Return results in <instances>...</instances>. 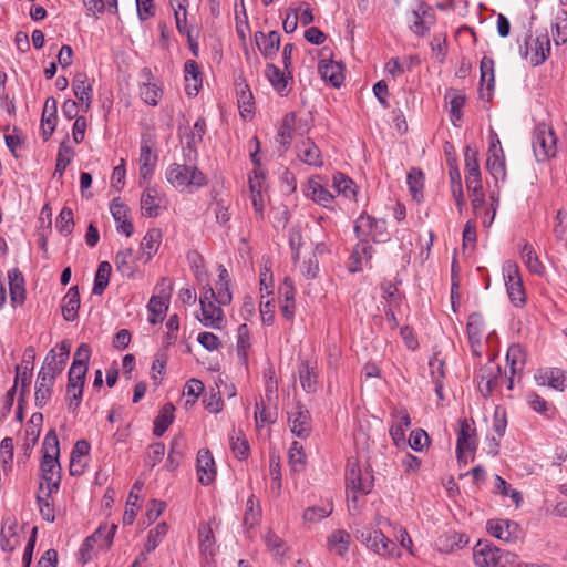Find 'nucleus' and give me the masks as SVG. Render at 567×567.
I'll list each match as a JSON object with an SVG mask.
<instances>
[{"label": "nucleus", "mask_w": 567, "mask_h": 567, "mask_svg": "<svg viewBox=\"0 0 567 567\" xmlns=\"http://www.w3.org/2000/svg\"><path fill=\"white\" fill-rule=\"evenodd\" d=\"M198 546L202 558L208 564L214 560L219 546L216 542L212 524L200 522L198 525Z\"/></svg>", "instance_id": "nucleus-20"}, {"label": "nucleus", "mask_w": 567, "mask_h": 567, "mask_svg": "<svg viewBox=\"0 0 567 567\" xmlns=\"http://www.w3.org/2000/svg\"><path fill=\"white\" fill-rule=\"evenodd\" d=\"M167 207L166 195L155 186H146L141 196L142 215L154 218Z\"/></svg>", "instance_id": "nucleus-16"}, {"label": "nucleus", "mask_w": 567, "mask_h": 567, "mask_svg": "<svg viewBox=\"0 0 567 567\" xmlns=\"http://www.w3.org/2000/svg\"><path fill=\"white\" fill-rule=\"evenodd\" d=\"M484 334V321L481 315L472 313L467 321V336L472 347V351L478 354L477 348Z\"/></svg>", "instance_id": "nucleus-41"}, {"label": "nucleus", "mask_w": 567, "mask_h": 567, "mask_svg": "<svg viewBox=\"0 0 567 567\" xmlns=\"http://www.w3.org/2000/svg\"><path fill=\"white\" fill-rule=\"evenodd\" d=\"M116 529L117 526L115 524L100 525L99 528L85 539L80 549L82 563H87L92 558L94 550L106 551L113 543Z\"/></svg>", "instance_id": "nucleus-9"}, {"label": "nucleus", "mask_w": 567, "mask_h": 567, "mask_svg": "<svg viewBox=\"0 0 567 567\" xmlns=\"http://www.w3.org/2000/svg\"><path fill=\"white\" fill-rule=\"evenodd\" d=\"M520 258L530 272L538 276L544 274L545 267L530 244L526 243L523 245L520 249Z\"/></svg>", "instance_id": "nucleus-48"}, {"label": "nucleus", "mask_w": 567, "mask_h": 567, "mask_svg": "<svg viewBox=\"0 0 567 567\" xmlns=\"http://www.w3.org/2000/svg\"><path fill=\"white\" fill-rule=\"evenodd\" d=\"M60 446L54 430H50L42 443V461L40 464L39 489L47 493H58L61 482V466L59 462Z\"/></svg>", "instance_id": "nucleus-1"}, {"label": "nucleus", "mask_w": 567, "mask_h": 567, "mask_svg": "<svg viewBox=\"0 0 567 567\" xmlns=\"http://www.w3.org/2000/svg\"><path fill=\"white\" fill-rule=\"evenodd\" d=\"M261 506L259 501L251 494L245 504L243 523L246 529H252L259 525L261 520Z\"/></svg>", "instance_id": "nucleus-43"}, {"label": "nucleus", "mask_w": 567, "mask_h": 567, "mask_svg": "<svg viewBox=\"0 0 567 567\" xmlns=\"http://www.w3.org/2000/svg\"><path fill=\"white\" fill-rule=\"evenodd\" d=\"M185 91L188 96L198 94L203 84V73L198 63L187 60L184 64Z\"/></svg>", "instance_id": "nucleus-29"}, {"label": "nucleus", "mask_w": 567, "mask_h": 567, "mask_svg": "<svg viewBox=\"0 0 567 567\" xmlns=\"http://www.w3.org/2000/svg\"><path fill=\"white\" fill-rule=\"evenodd\" d=\"M196 472L202 485H209L216 477V465L208 450H199L197 453Z\"/></svg>", "instance_id": "nucleus-23"}, {"label": "nucleus", "mask_w": 567, "mask_h": 567, "mask_svg": "<svg viewBox=\"0 0 567 567\" xmlns=\"http://www.w3.org/2000/svg\"><path fill=\"white\" fill-rule=\"evenodd\" d=\"M532 146L537 162H547L556 156L557 138L550 125L547 123L536 125L533 133Z\"/></svg>", "instance_id": "nucleus-7"}, {"label": "nucleus", "mask_w": 567, "mask_h": 567, "mask_svg": "<svg viewBox=\"0 0 567 567\" xmlns=\"http://www.w3.org/2000/svg\"><path fill=\"white\" fill-rule=\"evenodd\" d=\"M333 512L331 499H322L318 505L309 506L305 509L302 519L307 524H316L329 517Z\"/></svg>", "instance_id": "nucleus-39"}, {"label": "nucleus", "mask_w": 567, "mask_h": 567, "mask_svg": "<svg viewBox=\"0 0 567 567\" xmlns=\"http://www.w3.org/2000/svg\"><path fill=\"white\" fill-rule=\"evenodd\" d=\"M513 553L503 550L489 542H478L473 548V560L476 567H507Z\"/></svg>", "instance_id": "nucleus-8"}, {"label": "nucleus", "mask_w": 567, "mask_h": 567, "mask_svg": "<svg viewBox=\"0 0 567 567\" xmlns=\"http://www.w3.org/2000/svg\"><path fill=\"white\" fill-rule=\"evenodd\" d=\"M332 187L339 195L348 199H355L357 186L354 182L342 173H334L332 176Z\"/></svg>", "instance_id": "nucleus-47"}, {"label": "nucleus", "mask_w": 567, "mask_h": 567, "mask_svg": "<svg viewBox=\"0 0 567 567\" xmlns=\"http://www.w3.org/2000/svg\"><path fill=\"white\" fill-rule=\"evenodd\" d=\"M54 493H47V491L38 489L37 503L39 506L40 514L47 522H54L55 511L54 505L51 502V497Z\"/></svg>", "instance_id": "nucleus-57"}, {"label": "nucleus", "mask_w": 567, "mask_h": 567, "mask_svg": "<svg viewBox=\"0 0 567 567\" xmlns=\"http://www.w3.org/2000/svg\"><path fill=\"white\" fill-rule=\"evenodd\" d=\"M56 126V101L48 97L41 117V134L44 141L53 134Z\"/></svg>", "instance_id": "nucleus-36"}, {"label": "nucleus", "mask_w": 567, "mask_h": 567, "mask_svg": "<svg viewBox=\"0 0 567 567\" xmlns=\"http://www.w3.org/2000/svg\"><path fill=\"white\" fill-rule=\"evenodd\" d=\"M90 358V346L81 343L74 352L73 361L68 373L66 395L69 398V408L72 411L76 410L81 403Z\"/></svg>", "instance_id": "nucleus-2"}, {"label": "nucleus", "mask_w": 567, "mask_h": 567, "mask_svg": "<svg viewBox=\"0 0 567 567\" xmlns=\"http://www.w3.org/2000/svg\"><path fill=\"white\" fill-rule=\"evenodd\" d=\"M289 464L293 472L303 470L306 465V453L302 444L293 441L288 451Z\"/></svg>", "instance_id": "nucleus-63"}, {"label": "nucleus", "mask_w": 567, "mask_h": 567, "mask_svg": "<svg viewBox=\"0 0 567 567\" xmlns=\"http://www.w3.org/2000/svg\"><path fill=\"white\" fill-rule=\"evenodd\" d=\"M70 341L63 340L56 348L48 352L39 372H44L45 375H51L55 379L63 371L70 355Z\"/></svg>", "instance_id": "nucleus-13"}, {"label": "nucleus", "mask_w": 567, "mask_h": 567, "mask_svg": "<svg viewBox=\"0 0 567 567\" xmlns=\"http://www.w3.org/2000/svg\"><path fill=\"white\" fill-rule=\"evenodd\" d=\"M354 233L359 239H372L385 243L390 239L384 219H377L365 213L359 215L354 223Z\"/></svg>", "instance_id": "nucleus-10"}, {"label": "nucleus", "mask_w": 567, "mask_h": 567, "mask_svg": "<svg viewBox=\"0 0 567 567\" xmlns=\"http://www.w3.org/2000/svg\"><path fill=\"white\" fill-rule=\"evenodd\" d=\"M534 379L540 386H549L557 391H564L566 388V374L557 368L538 370Z\"/></svg>", "instance_id": "nucleus-28"}, {"label": "nucleus", "mask_w": 567, "mask_h": 567, "mask_svg": "<svg viewBox=\"0 0 567 567\" xmlns=\"http://www.w3.org/2000/svg\"><path fill=\"white\" fill-rule=\"evenodd\" d=\"M156 162V154L153 152L148 142L143 140L141 143V152L138 157L140 176L143 181H148L152 177Z\"/></svg>", "instance_id": "nucleus-35"}, {"label": "nucleus", "mask_w": 567, "mask_h": 567, "mask_svg": "<svg viewBox=\"0 0 567 567\" xmlns=\"http://www.w3.org/2000/svg\"><path fill=\"white\" fill-rule=\"evenodd\" d=\"M487 530L493 537L504 542L516 540L522 533L519 525L509 519H489Z\"/></svg>", "instance_id": "nucleus-21"}, {"label": "nucleus", "mask_w": 567, "mask_h": 567, "mask_svg": "<svg viewBox=\"0 0 567 567\" xmlns=\"http://www.w3.org/2000/svg\"><path fill=\"white\" fill-rule=\"evenodd\" d=\"M251 347L250 331L246 323H241L237 329L236 351L240 360L246 361Z\"/></svg>", "instance_id": "nucleus-62"}, {"label": "nucleus", "mask_w": 567, "mask_h": 567, "mask_svg": "<svg viewBox=\"0 0 567 567\" xmlns=\"http://www.w3.org/2000/svg\"><path fill=\"white\" fill-rule=\"evenodd\" d=\"M355 537L369 551L383 559H399L402 556L396 543L381 529L363 526L355 530Z\"/></svg>", "instance_id": "nucleus-3"}, {"label": "nucleus", "mask_w": 567, "mask_h": 567, "mask_svg": "<svg viewBox=\"0 0 567 567\" xmlns=\"http://www.w3.org/2000/svg\"><path fill=\"white\" fill-rule=\"evenodd\" d=\"M288 425L297 437H309L312 431V420L308 409L301 403H296L288 412Z\"/></svg>", "instance_id": "nucleus-15"}, {"label": "nucleus", "mask_w": 567, "mask_h": 567, "mask_svg": "<svg viewBox=\"0 0 567 567\" xmlns=\"http://www.w3.org/2000/svg\"><path fill=\"white\" fill-rule=\"evenodd\" d=\"M142 261L141 255H137L132 248L120 249L114 258L116 270L128 279L142 277L138 261Z\"/></svg>", "instance_id": "nucleus-17"}, {"label": "nucleus", "mask_w": 567, "mask_h": 567, "mask_svg": "<svg viewBox=\"0 0 567 567\" xmlns=\"http://www.w3.org/2000/svg\"><path fill=\"white\" fill-rule=\"evenodd\" d=\"M466 182V188L470 193L471 204L473 208V213L476 217H481L482 210L485 205V194L483 192L482 178L468 179Z\"/></svg>", "instance_id": "nucleus-45"}, {"label": "nucleus", "mask_w": 567, "mask_h": 567, "mask_svg": "<svg viewBox=\"0 0 567 567\" xmlns=\"http://www.w3.org/2000/svg\"><path fill=\"white\" fill-rule=\"evenodd\" d=\"M486 168L495 183L503 182L506 177L505 156L502 147L493 146V153H488Z\"/></svg>", "instance_id": "nucleus-34"}, {"label": "nucleus", "mask_w": 567, "mask_h": 567, "mask_svg": "<svg viewBox=\"0 0 567 567\" xmlns=\"http://www.w3.org/2000/svg\"><path fill=\"white\" fill-rule=\"evenodd\" d=\"M169 4L174 12L178 32L186 34L190 39V28L187 24V8L189 0H169Z\"/></svg>", "instance_id": "nucleus-44"}, {"label": "nucleus", "mask_w": 567, "mask_h": 567, "mask_svg": "<svg viewBox=\"0 0 567 567\" xmlns=\"http://www.w3.org/2000/svg\"><path fill=\"white\" fill-rule=\"evenodd\" d=\"M13 440L4 437L0 443V462L4 475H9L13 468Z\"/></svg>", "instance_id": "nucleus-59"}, {"label": "nucleus", "mask_w": 567, "mask_h": 567, "mask_svg": "<svg viewBox=\"0 0 567 567\" xmlns=\"http://www.w3.org/2000/svg\"><path fill=\"white\" fill-rule=\"evenodd\" d=\"M10 300L13 306H20L25 299L24 279L17 269L8 272Z\"/></svg>", "instance_id": "nucleus-40"}, {"label": "nucleus", "mask_w": 567, "mask_h": 567, "mask_svg": "<svg viewBox=\"0 0 567 567\" xmlns=\"http://www.w3.org/2000/svg\"><path fill=\"white\" fill-rule=\"evenodd\" d=\"M110 212L116 224V230L124 234L126 237H131L134 227L132 221L128 219V207L121 200V198H114L110 205Z\"/></svg>", "instance_id": "nucleus-24"}, {"label": "nucleus", "mask_w": 567, "mask_h": 567, "mask_svg": "<svg viewBox=\"0 0 567 567\" xmlns=\"http://www.w3.org/2000/svg\"><path fill=\"white\" fill-rule=\"evenodd\" d=\"M520 54L532 65L537 66L547 59L550 52V40L546 32L530 35L526 39L524 47L519 49Z\"/></svg>", "instance_id": "nucleus-12"}, {"label": "nucleus", "mask_w": 567, "mask_h": 567, "mask_svg": "<svg viewBox=\"0 0 567 567\" xmlns=\"http://www.w3.org/2000/svg\"><path fill=\"white\" fill-rule=\"evenodd\" d=\"M80 308V293L78 286L71 287L62 298V316L65 321L73 322L78 319Z\"/></svg>", "instance_id": "nucleus-38"}, {"label": "nucleus", "mask_w": 567, "mask_h": 567, "mask_svg": "<svg viewBox=\"0 0 567 567\" xmlns=\"http://www.w3.org/2000/svg\"><path fill=\"white\" fill-rule=\"evenodd\" d=\"M299 379L302 389L312 393L317 390V373L315 367H311L309 362H302L298 369Z\"/></svg>", "instance_id": "nucleus-55"}, {"label": "nucleus", "mask_w": 567, "mask_h": 567, "mask_svg": "<svg viewBox=\"0 0 567 567\" xmlns=\"http://www.w3.org/2000/svg\"><path fill=\"white\" fill-rule=\"evenodd\" d=\"M206 132V122L204 118H197L193 128L183 137V143L187 145L189 155L196 152V145L202 143Z\"/></svg>", "instance_id": "nucleus-53"}, {"label": "nucleus", "mask_w": 567, "mask_h": 567, "mask_svg": "<svg viewBox=\"0 0 567 567\" xmlns=\"http://www.w3.org/2000/svg\"><path fill=\"white\" fill-rule=\"evenodd\" d=\"M20 545L14 523L3 525L1 528L0 548L6 553H12Z\"/></svg>", "instance_id": "nucleus-52"}, {"label": "nucleus", "mask_w": 567, "mask_h": 567, "mask_svg": "<svg viewBox=\"0 0 567 567\" xmlns=\"http://www.w3.org/2000/svg\"><path fill=\"white\" fill-rule=\"evenodd\" d=\"M168 299L169 292H165L164 290H162L159 295L151 297L147 303V309L151 312V316L148 317L150 323L157 324L163 320L164 315L168 309Z\"/></svg>", "instance_id": "nucleus-37"}, {"label": "nucleus", "mask_w": 567, "mask_h": 567, "mask_svg": "<svg viewBox=\"0 0 567 567\" xmlns=\"http://www.w3.org/2000/svg\"><path fill=\"white\" fill-rule=\"evenodd\" d=\"M54 381H55V379H53V377L45 375L44 372L38 373L34 399H35V404L39 408L44 406L49 402V400L51 398L52 386L54 384Z\"/></svg>", "instance_id": "nucleus-42"}, {"label": "nucleus", "mask_w": 567, "mask_h": 567, "mask_svg": "<svg viewBox=\"0 0 567 567\" xmlns=\"http://www.w3.org/2000/svg\"><path fill=\"white\" fill-rule=\"evenodd\" d=\"M168 532V526L165 522L157 524L154 528L150 529L144 549L142 553H146V556L154 551L162 543Z\"/></svg>", "instance_id": "nucleus-51"}, {"label": "nucleus", "mask_w": 567, "mask_h": 567, "mask_svg": "<svg viewBox=\"0 0 567 567\" xmlns=\"http://www.w3.org/2000/svg\"><path fill=\"white\" fill-rule=\"evenodd\" d=\"M411 30L416 35H425L435 23L433 9L423 1H417L412 12Z\"/></svg>", "instance_id": "nucleus-19"}, {"label": "nucleus", "mask_w": 567, "mask_h": 567, "mask_svg": "<svg viewBox=\"0 0 567 567\" xmlns=\"http://www.w3.org/2000/svg\"><path fill=\"white\" fill-rule=\"evenodd\" d=\"M526 354L520 344H512L506 353V361L511 367L512 373L522 371L525 365Z\"/></svg>", "instance_id": "nucleus-60"}, {"label": "nucleus", "mask_w": 567, "mask_h": 567, "mask_svg": "<svg viewBox=\"0 0 567 567\" xmlns=\"http://www.w3.org/2000/svg\"><path fill=\"white\" fill-rule=\"evenodd\" d=\"M215 289L207 284L199 296L200 313L197 320L206 328L223 330L226 324L225 313L220 305H216Z\"/></svg>", "instance_id": "nucleus-5"}, {"label": "nucleus", "mask_w": 567, "mask_h": 567, "mask_svg": "<svg viewBox=\"0 0 567 567\" xmlns=\"http://www.w3.org/2000/svg\"><path fill=\"white\" fill-rule=\"evenodd\" d=\"M458 425L456 456L461 462L466 461L467 454H472L476 450L477 443L473 424H471L466 419H462L460 420Z\"/></svg>", "instance_id": "nucleus-18"}, {"label": "nucleus", "mask_w": 567, "mask_h": 567, "mask_svg": "<svg viewBox=\"0 0 567 567\" xmlns=\"http://www.w3.org/2000/svg\"><path fill=\"white\" fill-rule=\"evenodd\" d=\"M350 542V534L346 530L338 529L332 532L328 537L327 545L331 553L339 556H344L349 550Z\"/></svg>", "instance_id": "nucleus-46"}, {"label": "nucleus", "mask_w": 567, "mask_h": 567, "mask_svg": "<svg viewBox=\"0 0 567 567\" xmlns=\"http://www.w3.org/2000/svg\"><path fill=\"white\" fill-rule=\"evenodd\" d=\"M280 47V34L277 31H270L264 37L259 49L265 58H272L276 55Z\"/></svg>", "instance_id": "nucleus-64"}, {"label": "nucleus", "mask_w": 567, "mask_h": 567, "mask_svg": "<svg viewBox=\"0 0 567 567\" xmlns=\"http://www.w3.org/2000/svg\"><path fill=\"white\" fill-rule=\"evenodd\" d=\"M231 451L238 460H244L249 454V444L241 430H233L229 435Z\"/></svg>", "instance_id": "nucleus-56"}, {"label": "nucleus", "mask_w": 567, "mask_h": 567, "mask_svg": "<svg viewBox=\"0 0 567 567\" xmlns=\"http://www.w3.org/2000/svg\"><path fill=\"white\" fill-rule=\"evenodd\" d=\"M305 196L323 208H334V196L328 190L326 178L322 175H313L308 179Z\"/></svg>", "instance_id": "nucleus-14"}, {"label": "nucleus", "mask_w": 567, "mask_h": 567, "mask_svg": "<svg viewBox=\"0 0 567 567\" xmlns=\"http://www.w3.org/2000/svg\"><path fill=\"white\" fill-rule=\"evenodd\" d=\"M166 181L178 192L194 193L207 184L206 175L195 165L173 163L165 173Z\"/></svg>", "instance_id": "nucleus-4"}, {"label": "nucleus", "mask_w": 567, "mask_h": 567, "mask_svg": "<svg viewBox=\"0 0 567 567\" xmlns=\"http://www.w3.org/2000/svg\"><path fill=\"white\" fill-rule=\"evenodd\" d=\"M146 80L140 85V96L148 105L156 106L163 96V90L148 69L143 70Z\"/></svg>", "instance_id": "nucleus-27"}, {"label": "nucleus", "mask_w": 567, "mask_h": 567, "mask_svg": "<svg viewBox=\"0 0 567 567\" xmlns=\"http://www.w3.org/2000/svg\"><path fill=\"white\" fill-rule=\"evenodd\" d=\"M163 238L159 228H151L144 235L141 241V259L143 264H147L158 251Z\"/></svg>", "instance_id": "nucleus-31"}, {"label": "nucleus", "mask_w": 567, "mask_h": 567, "mask_svg": "<svg viewBox=\"0 0 567 567\" xmlns=\"http://www.w3.org/2000/svg\"><path fill=\"white\" fill-rule=\"evenodd\" d=\"M468 544V537L463 533L451 532L439 536L435 540V548L443 553L450 554L462 549Z\"/></svg>", "instance_id": "nucleus-32"}, {"label": "nucleus", "mask_w": 567, "mask_h": 567, "mask_svg": "<svg viewBox=\"0 0 567 567\" xmlns=\"http://www.w3.org/2000/svg\"><path fill=\"white\" fill-rule=\"evenodd\" d=\"M373 475L369 466H362L355 460H349L346 472L348 499L357 501V494H368L373 487Z\"/></svg>", "instance_id": "nucleus-6"}, {"label": "nucleus", "mask_w": 567, "mask_h": 567, "mask_svg": "<svg viewBox=\"0 0 567 567\" xmlns=\"http://www.w3.org/2000/svg\"><path fill=\"white\" fill-rule=\"evenodd\" d=\"M478 152L476 148L472 147L471 145H467L464 151V159H465V171H466V178L465 181L473 179H480L481 172L478 166Z\"/></svg>", "instance_id": "nucleus-54"}, {"label": "nucleus", "mask_w": 567, "mask_h": 567, "mask_svg": "<svg viewBox=\"0 0 567 567\" xmlns=\"http://www.w3.org/2000/svg\"><path fill=\"white\" fill-rule=\"evenodd\" d=\"M561 9L558 11L555 21L554 40L557 44L565 43L567 41V0H559Z\"/></svg>", "instance_id": "nucleus-58"}, {"label": "nucleus", "mask_w": 567, "mask_h": 567, "mask_svg": "<svg viewBox=\"0 0 567 567\" xmlns=\"http://www.w3.org/2000/svg\"><path fill=\"white\" fill-rule=\"evenodd\" d=\"M411 426V417L404 408H395L392 412V424L390 427V435L395 443L399 445L405 440V432Z\"/></svg>", "instance_id": "nucleus-25"}, {"label": "nucleus", "mask_w": 567, "mask_h": 567, "mask_svg": "<svg viewBox=\"0 0 567 567\" xmlns=\"http://www.w3.org/2000/svg\"><path fill=\"white\" fill-rule=\"evenodd\" d=\"M174 405L171 403H166L161 409L158 415L156 416L154 421V429L153 433L156 436H162L166 430L169 427V425L173 423L174 420Z\"/></svg>", "instance_id": "nucleus-49"}, {"label": "nucleus", "mask_w": 567, "mask_h": 567, "mask_svg": "<svg viewBox=\"0 0 567 567\" xmlns=\"http://www.w3.org/2000/svg\"><path fill=\"white\" fill-rule=\"evenodd\" d=\"M112 272V266L109 261H101L97 266V270L94 278L92 293L101 296L110 282Z\"/></svg>", "instance_id": "nucleus-50"}, {"label": "nucleus", "mask_w": 567, "mask_h": 567, "mask_svg": "<svg viewBox=\"0 0 567 567\" xmlns=\"http://www.w3.org/2000/svg\"><path fill=\"white\" fill-rule=\"evenodd\" d=\"M297 156L306 165L315 167L323 165L321 151L310 138H306L298 144Z\"/></svg>", "instance_id": "nucleus-30"}, {"label": "nucleus", "mask_w": 567, "mask_h": 567, "mask_svg": "<svg viewBox=\"0 0 567 567\" xmlns=\"http://www.w3.org/2000/svg\"><path fill=\"white\" fill-rule=\"evenodd\" d=\"M318 71L324 81H328L334 87H339L344 80L343 68L339 62L322 59L318 64Z\"/></svg>", "instance_id": "nucleus-33"}, {"label": "nucleus", "mask_w": 567, "mask_h": 567, "mask_svg": "<svg viewBox=\"0 0 567 567\" xmlns=\"http://www.w3.org/2000/svg\"><path fill=\"white\" fill-rule=\"evenodd\" d=\"M265 76L270 82L272 89L285 96L289 92V84L292 82V71L291 70H281L279 66L275 64H267L265 68Z\"/></svg>", "instance_id": "nucleus-22"}, {"label": "nucleus", "mask_w": 567, "mask_h": 567, "mask_svg": "<svg viewBox=\"0 0 567 567\" xmlns=\"http://www.w3.org/2000/svg\"><path fill=\"white\" fill-rule=\"evenodd\" d=\"M72 90L84 112H87L92 104L93 85L85 73H76L72 81Z\"/></svg>", "instance_id": "nucleus-26"}, {"label": "nucleus", "mask_w": 567, "mask_h": 567, "mask_svg": "<svg viewBox=\"0 0 567 567\" xmlns=\"http://www.w3.org/2000/svg\"><path fill=\"white\" fill-rule=\"evenodd\" d=\"M264 543L267 547V549L276 557H284L287 551V544L286 542L280 538L276 533L272 530H267L262 535Z\"/></svg>", "instance_id": "nucleus-61"}, {"label": "nucleus", "mask_w": 567, "mask_h": 567, "mask_svg": "<svg viewBox=\"0 0 567 567\" xmlns=\"http://www.w3.org/2000/svg\"><path fill=\"white\" fill-rule=\"evenodd\" d=\"M502 272L511 302L515 307L524 306L526 302V293L518 265L507 260L503 264Z\"/></svg>", "instance_id": "nucleus-11"}]
</instances>
